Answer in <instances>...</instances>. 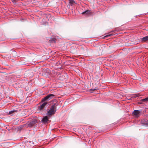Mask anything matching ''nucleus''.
Here are the masks:
<instances>
[{"instance_id": "nucleus-15", "label": "nucleus", "mask_w": 148, "mask_h": 148, "mask_svg": "<svg viewBox=\"0 0 148 148\" xmlns=\"http://www.w3.org/2000/svg\"><path fill=\"white\" fill-rule=\"evenodd\" d=\"M113 35V34H108L107 35H106V36H105V37H109V36H112Z\"/></svg>"}, {"instance_id": "nucleus-8", "label": "nucleus", "mask_w": 148, "mask_h": 148, "mask_svg": "<svg viewBox=\"0 0 148 148\" xmlns=\"http://www.w3.org/2000/svg\"><path fill=\"white\" fill-rule=\"evenodd\" d=\"M141 40L143 42L148 41V36H145L141 38Z\"/></svg>"}, {"instance_id": "nucleus-16", "label": "nucleus", "mask_w": 148, "mask_h": 148, "mask_svg": "<svg viewBox=\"0 0 148 148\" xmlns=\"http://www.w3.org/2000/svg\"><path fill=\"white\" fill-rule=\"evenodd\" d=\"M12 1V2L13 3H15V0H11Z\"/></svg>"}, {"instance_id": "nucleus-10", "label": "nucleus", "mask_w": 148, "mask_h": 148, "mask_svg": "<svg viewBox=\"0 0 148 148\" xmlns=\"http://www.w3.org/2000/svg\"><path fill=\"white\" fill-rule=\"evenodd\" d=\"M56 39L55 38H52V39L49 40L50 43H54L56 42Z\"/></svg>"}, {"instance_id": "nucleus-12", "label": "nucleus", "mask_w": 148, "mask_h": 148, "mask_svg": "<svg viewBox=\"0 0 148 148\" xmlns=\"http://www.w3.org/2000/svg\"><path fill=\"white\" fill-rule=\"evenodd\" d=\"M139 96H140V95L139 94H135V95H134L132 97V98H135L136 97H138Z\"/></svg>"}, {"instance_id": "nucleus-1", "label": "nucleus", "mask_w": 148, "mask_h": 148, "mask_svg": "<svg viewBox=\"0 0 148 148\" xmlns=\"http://www.w3.org/2000/svg\"><path fill=\"white\" fill-rule=\"evenodd\" d=\"M56 103L52 105L50 109L48 110L47 114L50 117L54 114L56 111Z\"/></svg>"}, {"instance_id": "nucleus-11", "label": "nucleus", "mask_w": 148, "mask_h": 148, "mask_svg": "<svg viewBox=\"0 0 148 148\" xmlns=\"http://www.w3.org/2000/svg\"><path fill=\"white\" fill-rule=\"evenodd\" d=\"M69 3L71 6L74 5V4L75 3V2L73 0H69Z\"/></svg>"}, {"instance_id": "nucleus-5", "label": "nucleus", "mask_w": 148, "mask_h": 148, "mask_svg": "<svg viewBox=\"0 0 148 148\" xmlns=\"http://www.w3.org/2000/svg\"><path fill=\"white\" fill-rule=\"evenodd\" d=\"M49 116H47L44 117L42 120V122L43 124H46L49 121Z\"/></svg>"}, {"instance_id": "nucleus-2", "label": "nucleus", "mask_w": 148, "mask_h": 148, "mask_svg": "<svg viewBox=\"0 0 148 148\" xmlns=\"http://www.w3.org/2000/svg\"><path fill=\"white\" fill-rule=\"evenodd\" d=\"M55 95L53 94H50L47 95L45 97H44L42 99L41 101L42 102H44V101H47L53 98L54 97Z\"/></svg>"}, {"instance_id": "nucleus-3", "label": "nucleus", "mask_w": 148, "mask_h": 148, "mask_svg": "<svg viewBox=\"0 0 148 148\" xmlns=\"http://www.w3.org/2000/svg\"><path fill=\"white\" fill-rule=\"evenodd\" d=\"M41 102H43V103L38 108V110L40 111L43 110L45 106L48 103V102L47 101L42 102L41 101Z\"/></svg>"}, {"instance_id": "nucleus-13", "label": "nucleus", "mask_w": 148, "mask_h": 148, "mask_svg": "<svg viewBox=\"0 0 148 148\" xmlns=\"http://www.w3.org/2000/svg\"><path fill=\"white\" fill-rule=\"evenodd\" d=\"M143 123L145 125L148 126V120L147 121H145V122L144 123L143 121Z\"/></svg>"}, {"instance_id": "nucleus-14", "label": "nucleus", "mask_w": 148, "mask_h": 148, "mask_svg": "<svg viewBox=\"0 0 148 148\" xmlns=\"http://www.w3.org/2000/svg\"><path fill=\"white\" fill-rule=\"evenodd\" d=\"M16 111V110H12V111H10L9 112V114H11L13 113L14 112H15Z\"/></svg>"}, {"instance_id": "nucleus-7", "label": "nucleus", "mask_w": 148, "mask_h": 148, "mask_svg": "<svg viewBox=\"0 0 148 148\" xmlns=\"http://www.w3.org/2000/svg\"><path fill=\"white\" fill-rule=\"evenodd\" d=\"M82 14H85L86 15H88L91 14V12L89 10H87L84 12H83Z\"/></svg>"}, {"instance_id": "nucleus-17", "label": "nucleus", "mask_w": 148, "mask_h": 148, "mask_svg": "<svg viewBox=\"0 0 148 148\" xmlns=\"http://www.w3.org/2000/svg\"><path fill=\"white\" fill-rule=\"evenodd\" d=\"M97 88H95L93 89V90H97Z\"/></svg>"}, {"instance_id": "nucleus-4", "label": "nucleus", "mask_w": 148, "mask_h": 148, "mask_svg": "<svg viewBox=\"0 0 148 148\" xmlns=\"http://www.w3.org/2000/svg\"><path fill=\"white\" fill-rule=\"evenodd\" d=\"M37 123V121L36 119H34L32 121L27 123V125L28 127H31L33 126L35 124Z\"/></svg>"}, {"instance_id": "nucleus-9", "label": "nucleus", "mask_w": 148, "mask_h": 148, "mask_svg": "<svg viewBox=\"0 0 148 148\" xmlns=\"http://www.w3.org/2000/svg\"><path fill=\"white\" fill-rule=\"evenodd\" d=\"M141 101L142 102H145L146 103L148 102V97L144 99L141 100Z\"/></svg>"}, {"instance_id": "nucleus-6", "label": "nucleus", "mask_w": 148, "mask_h": 148, "mask_svg": "<svg viewBox=\"0 0 148 148\" xmlns=\"http://www.w3.org/2000/svg\"><path fill=\"white\" fill-rule=\"evenodd\" d=\"M140 112L137 110H135L134 111L133 114L136 117H138L140 116Z\"/></svg>"}]
</instances>
